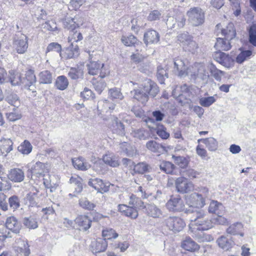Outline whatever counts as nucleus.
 I'll return each mask as SVG.
<instances>
[{"mask_svg": "<svg viewBox=\"0 0 256 256\" xmlns=\"http://www.w3.org/2000/svg\"><path fill=\"white\" fill-rule=\"evenodd\" d=\"M159 92L157 84L148 79L146 80L144 85L130 92L133 98L142 104H145L148 100L149 96L154 97Z\"/></svg>", "mask_w": 256, "mask_h": 256, "instance_id": "obj_1", "label": "nucleus"}, {"mask_svg": "<svg viewBox=\"0 0 256 256\" xmlns=\"http://www.w3.org/2000/svg\"><path fill=\"white\" fill-rule=\"evenodd\" d=\"M194 212L196 218L191 220L189 226L192 232L196 230H207L214 227L212 220H210L206 213L203 210H196Z\"/></svg>", "mask_w": 256, "mask_h": 256, "instance_id": "obj_2", "label": "nucleus"}, {"mask_svg": "<svg viewBox=\"0 0 256 256\" xmlns=\"http://www.w3.org/2000/svg\"><path fill=\"white\" fill-rule=\"evenodd\" d=\"M222 34L224 36V38H218L214 47L219 51L228 50L232 48L230 41L232 40L236 35L233 24L229 23L226 28L222 30Z\"/></svg>", "mask_w": 256, "mask_h": 256, "instance_id": "obj_3", "label": "nucleus"}, {"mask_svg": "<svg viewBox=\"0 0 256 256\" xmlns=\"http://www.w3.org/2000/svg\"><path fill=\"white\" fill-rule=\"evenodd\" d=\"M188 21L192 26H197L202 24L204 21V14L198 7L190 8L186 12Z\"/></svg>", "mask_w": 256, "mask_h": 256, "instance_id": "obj_4", "label": "nucleus"}, {"mask_svg": "<svg viewBox=\"0 0 256 256\" xmlns=\"http://www.w3.org/2000/svg\"><path fill=\"white\" fill-rule=\"evenodd\" d=\"M166 228L174 232H179L182 230L186 226L184 220L178 216H169L164 221Z\"/></svg>", "mask_w": 256, "mask_h": 256, "instance_id": "obj_5", "label": "nucleus"}, {"mask_svg": "<svg viewBox=\"0 0 256 256\" xmlns=\"http://www.w3.org/2000/svg\"><path fill=\"white\" fill-rule=\"evenodd\" d=\"M13 45L17 52L24 54L28 48V38L26 35L18 33L14 38Z\"/></svg>", "mask_w": 256, "mask_h": 256, "instance_id": "obj_6", "label": "nucleus"}, {"mask_svg": "<svg viewBox=\"0 0 256 256\" xmlns=\"http://www.w3.org/2000/svg\"><path fill=\"white\" fill-rule=\"evenodd\" d=\"M175 186L178 192L180 194L188 193L194 189L193 184L184 177H179L175 181Z\"/></svg>", "mask_w": 256, "mask_h": 256, "instance_id": "obj_7", "label": "nucleus"}, {"mask_svg": "<svg viewBox=\"0 0 256 256\" xmlns=\"http://www.w3.org/2000/svg\"><path fill=\"white\" fill-rule=\"evenodd\" d=\"M166 207L170 212H180L184 210V204L180 196H172L166 203Z\"/></svg>", "mask_w": 256, "mask_h": 256, "instance_id": "obj_8", "label": "nucleus"}, {"mask_svg": "<svg viewBox=\"0 0 256 256\" xmlns=\"http://www.w3.org/2000/svg\"><path fill=\"white\" fill-rule=\"evenodd\" d=\"M189 74L192 76H196L202 80H207L209 77L206 68L202 63H195L192 66Z\"/></svg>", "mask_w": 256, "mask_h": 256, "instance_id": "obj_9", "label": "nucleus"}, {"mask_svg": "<svg viewBox=\"0 0 256 256\" xmlns=\"http://www.w3.org/2000/svg\"><path fill=\"white\" fill-rule=\"evenodd\" d=\"M186 203L190 206L202 208L206 204L205 200L198 193L194 192L187 196Z\"/></svg>", "mask_w": 256, "mask_h": 256, "instance_id": "obj_10", "label": "nucleus"}, {"mask_svg": "<svg viewBox=\"0 0 256 256\" xmlns=\"http://www.w3.org/2000/svg\"><path fill=\"white\" fill-rule=\"evenodd\" d=\"M174 70L178 73V76H182L190 74L191 68H187L183 59L181 58H176L174 60Z\"/></svg>", "mask_w": 256, "mask_h": 256, "instance_id": "obj_11", "label": "nucleus"}, {"mask_svg": "<svg viewBox=\"0 0 256 256\" xmlns=\"http://www.w3.org/2000/svg\"><path fill=\"white\" fill-rule=\"evenodd\" d=\"M36 82V76L34 70L31 69L28 70L25 74V76L22 78V86L24 88L32 90L34 92L32 87Z\"/></svg>", "mask_w": 256, "mask_h": 256, "instance_id": "obj_12", "label": "nucleus"}, {"mask_svg": "<svg viewBox=\"0 0 256 256\" xmlns=\"http://www.w3.org/2000/svg\"><path fill=\"white\" fill-rule=\"evenodd\" d=\"M88 184L102 194L109 190L110 185L104 183L101 179L98 178H90Z\"/></svg>", "mask_w": 256, "mask_h": 256, "instance_id": "obj_13", "label": "nucleus"}, {"mask_svg": "<svg viewBox=\"0 0 256 256\" xmlns=\"http://www.w3.org/2000/svg\"><path fill=\"white\" fill-rule=\"evenodd\" d=\"M31 176H32L38 178H40L44 176V174L48 172V170L46 168V164L40 162H36L34 164L30 170Z\"/></svg>", "mask_w": 256, "mask_h": 256, "instance_id": "obj_14", "label": "nucleus"}, {"mask_svg": "<svg viewBox=\"0 0 256 256\" xmlns=\"http://www.w3.org/2000/svg\"><path fill=\"white\" fill-rule=\"evenodd\" d=\"M118 210L122 214L132 219H136L138 216V210L136 208L126 204H118Z\"/></svg>", "mask_w": 256, "mask_h": 256, "instance_id": "obj_15", "label": "nucleus"}, {"mask_svg": "<svg viewBox=\"0 0 256 256\" xmlns=\"http://www.w3.org/2000/svg\"><path fill=\"white\" fill-rule=\"evenodd\" d=\"M24 172L18 168L11 169L8 174V179L15 182H20L24 178Z\"/></svg>", "mask_w": 256, "mask_h": 256, "instance_id": "obj_16", "label": "nucleus"}, {"mask_svg": "<svg viewBox=\"0 0 256 256\" xmlns=\"http://www.w3.org/2000/svg\"><path fill=\"white\" fill-rule=\"evenodd\" d=\"M76 224L80 227V230L86 231L90 226L92 220L88 216L86 215H80L76 217L75 220Z\"/></svg>", "mask_w": 256, "mask_h": 256, "instance_id": "obj_17", "label": "nucleus"}, {"mask_svg": "<svg viewBox=\"0 0 256 256\" xmlns=\"http://www.w3.org/2000/svg\"><path fill=\"white\" fill-rule=\"evenodd\" d=\"M160 40L158 33L153 30H150L144 33V41L146 44H156Z\"/></svg>", "mask_w": 256, "mask_h": 256, "instance_id": "obj_18", "label": "nucleus"}, {"mask_svg": "<svg viewBox=\"0 0 256 256\" xmlns=\"http://www.w3.org/2000/svg\"><path fill=\"white\" fill-rule=\"evenodd\" d=\"M208 212L210 214H223L225 212V208L223 204L217 200H212L209 205Z\"/></svg>", "mask_w": 256, "mask_h": 256, "instance_id": "obj_19", "label": "nucleus"}, {"mask_svg": "<svg viewBox=\"0 0 256 256\" xmlns=\"http://www.w3.org/2000/svg\"><path fill=\"white\" fill-rule=\"evenodd\" d=\"M6 227L15 234L19 232L20 230V224L18 222L16 218L14 216H10L6 218Z\"/></svg>", "mask_w": 256, "mask_h": 256, "instance_id": "obj_20", "label": "nucleus"}, {"mask_svg": "<svg viewBox=\"0 0 256 256\" xmlns=\"http://www.w3.org/2000/svg\"><path fill=\"white\" fill-rule=\"evenodd\" d=\"M146 147L150 152L156 153H163L166 150L164 145L154 140L148 141L146 144Z\"/></svg>", "mask_w": 256, "mask_h": 256, "instance_id": "obj_21", "label": "nucleus"}, {"mask_svg": "<svg viewBox=\"0 0 256 256\" xmlns=\"http://www.w3.org/2000/svg\"><path fill=\"white\" fill-rule=\"evenodd\" d=\"M214 58L222 65L227 66L230 64V57L222 51L218 50L213 54Z\"/></svg>", "mask_w": 256, "mask_h": 256, "instance_id": "obj_22", "label": "nucleus"}, {"mask_svg": "<svg viewBox=\"0 0 256 256\" xmlns=\"http://www.w3.org/2000/svg\"><path fill=\"white\" fill-rule=\"evenodd\" d=\"M182 247L186 250L194 252L200 249V246L190 237L186 238L182 243Z\"/></svg>", "mask_w": 256, "mask_h": 256, "instance_id": "obj_23", "label": "nucleus"}, {"mask_svg": "<svg viewBox=\"0 0 256 256\" xmlns=\"http://www.w3.org/2000/svg\"><path fill=\"white\" fill-rule=\"evenodd\" d=\"M36 192H30L24 198L26 204L28 206L35 207L38 206V202H37V195L39 192L38 190L34 188Z\"/></svg>", "mask_w": 256, "mask_h": 256, "instance_id": "obj_24", "label": "nucleus"}, {"mask_svg": "<svg viewBox=\"0 0 256 256\" xmlns=\"http://www.w3.org/2000/svg\"><path fill=\"white\" fill-rule=\"evenodd\" d=\"M8 82L12 86H16L22 84V78L21 74L14 70L9 71Z\"/></svg>", "mask_w": 256, "mask_h": 256, "instance_id": "obj_25", "label": "nucleus"}, {"mask_svg": "<svg viewBox=\"0 0 256 256\" xmlns=\"http://www.w3.org/2000/svg\"><path fill=\"white\" fill-rule=\"evenodd\" d=\"M110 128L114 133L122 136L124 134V125L116 117H114L112 120Z\"/></svg>", "mask_w": 256, "mask_h": 256, "instance_id": "obj_26", "label": "nucleus"}, {"mask_svg": "<svg viewBox=\"0 0 256 256\" xmlns=\"http://www.w3.org/2000/svg\"><path fill=\"white\" fill-rule=\"evenodd\" d=\"M107 246V242L105 239L98 238L92 244V252L96 254L104 252Z\"/></svg>", "mask_w": 256, "mask_h": 256, "instance_id": "obj_27", "label": "nucleus"}, {"mask_svg": "<svg viewBox=\"0 0 256 256\" xmlns=\"http://www.w3.org/2000/svg\"><path fill=\"white\" fill-rule=\"evenodd\" d=\"M131 135L140 140H146L150 137V132L148 130L142 128L139 129H133L130 133Z\"/></svg>", "mask_w": 256, "mask_h": 256, "instance_id": "obj_28", "label": "nucleus"}, {"mask_svg": "<svg viewBox=\"0 0 256 256\" xmlns=\"http://www.w3.org/2000/svg\"><path fill=\"white\" fill-rule=\"evenodd\" d=\"M104 64L99 62L90 61L87 64L88 72L90 75L97 74Z\"/></svg>", "mask_w": 256, "mask_h": 256, "instance_id": "obj_29", "label": "nucleus"}, {"mask_svg": "<svg viewBox=\"0 0 256 256\" xmlns=\"http://www.w3.org/2000/svg\"><path fill=\"white\" fill-rule=\"evenodd\" d=\"M151 169L150 165L145 162H139L138 164H134L133 166L132 175L135 174H143L144 172H149Z\"/></svg>", "mask_w": 256, "mask_h": 256, "instance_id": "obj_30", "label": "nucleus"}, {"mask_svg": "<svg viewBox=\"0 0 256 256\" xmlns=\"http://www.w3.org/2000/svg\"><path fill=\"white\" fill-rule=\"evenodd\" d=\"M76 17L74 18L68 16L66 17L62 20L64 28L70 30H74L80 25V24L76 21Z\"/></svg>", "mask_w": 256, "mask_h": 256, "instance_id": "obj_31", "label": "nucleus"}, {"mask_svg": "<svg viewBox=\"0 0 256 256\" xmlns=\"http://www.w3.org/2000/svg\"><path fill=\"white\" fill-rule=\"evenodd\" d=\"M218 246L225 250H228L234 244V242L222 236L216 240Z\"/></svg>", "mask_w": 256, "mask_h": 256, "instance_id": "obj_32", "label": "nucleus"}, {"mask_svg": "<svg viewBox=\"0 0 256 256\" xmlns=\"http://www.w3.org/2000/svg\"><path fill=\"white\" fill-rule=\"evenodd\" d=\"M147 214L152 218H159L162 214V212L160 208L154 204H148L146 207Z\"/></svg>", "mask_w": 256, "mask_h": 256, "instance_id": "obj_33", "label": "nucleus"}, {"mask_svg": "<svg viewBox=\"0 0 256 256\" xmlns=\"http://www.w3.org/2000/svg\"><path fill=\"white\" fill-rule=\"evenodd\" d=\"M104 162L112 167H117L119 166L118 157L112 154H106L102 158Z\"/></svg>", "mask_w": 256, "mask_h": 256, "instance_id": "obj_34", "label": "nucleus"}, {"mask_svg": "<svg viewBox=\"0 0 256 256\" xmlns=\"http://www.w3.org/2000/svg\"><path fill=\"white\" fill-rule=\"evenodd\" d=\"M39 82L40 84H50L52 82V72L48 70L41 72L39 74Z\"/></svg>", "mask_w": 256, "mask_h": 256, "instance_id": "obj_35", "label": "nucleus"}, {"mask_svg": "<svg viewBox=\"0 0 256 256\" xmlns=\"http://www.w3.org/2000/svg\"><path fill=\"white\" fill-rule=\"evenodd\" d=\"M72 162L74 167L80 170H86L90 168V165L85 162L82 157L72 159Z\"/></svg>", "mask_w": 256, "mask_h": 256, "instance_id": "obj_36", "label": "nucleus"}, {"mask_svg": "<svg viewBox=\"0 0 256 256\" xmlns=\"http://www.w3.org/2000/svg\"><path fill=\"white\" fill-rule=\"evenodd\" d=\"M78 46L70 44V45L66 50L65 54L66 58H72L79 54Z\"/></svg>", "mask_w": 256, "mask_h": 256, "instance_id": "obj_37", "label": "nucleus"}, {"mask_svg": "<svg viewBox=\"0 0 256 256\" xmlns=\"http://www.w3.org/2000/svg\"><path fill=\"white\" fill-rule=\"evenodd\" d=\"M70 184L74 187V192L80 193L82 190V179L78 176H72L70 179Z\"/></svg>", "mask_w": 256, "mask_h": 256, "instance_id": "obj_38", "label": "nucleus"}, {"mask_svg": "<svg viewBox=\"0 0 256 256\" xmlns=\"http://www.w3.org/2000/svg\"><path fill=\"white\" fill-rule=\"evenodd\" d=\"M55 85L58 89L62 90H64L68 86V80L64 76H58L56 80Z\"/></svg>", "mask_w": 256, "mask_h": 256, "instance_id": "obj_39", "label": "nucleus"}, {"mask_svg": "<svg viewBox=\"0 0 256 256\" xmlns=\"http://www.w3.org/2000/svg\"><path fill=\"white\" fill-rule=\"evenodd\" d=\"M159 166L162 172L167 174H172L176 168L173 164L168 161L162 162Z\"/></svg>", "mask_w": 256, "mask_h": 256, "instance_id": "obj_40", "label": "nucleus"}, {"mask_svg": "<svg viewBox=\"0 0 256 256\" xmlns=\"http://www.w3.org/2000/svg\"><path fill=\"white\" fill-rule=\"evenodd\" d=\"M22 222L24 226L29 229H35L38 227L36 219L32 216L24 218Z\"/></svg>", "mask_w": 256, "mask_h": 256, "instance_id": "obj_41", "label": "nucleus"}, {"mask_svg": "<svg viewBox=\"0 0 256 256\" xmlns=\"http://www.w3.org/2000/svg\"><path fill=\"white\" fill-rule=\"evenodd\" d=\"M32 146L31 144L27 140H24L18 148L19 152L23 154L28 155L30 154L32 150Z\"/></svg>", "mask_w": 256, "mask_h": 256, "instance_id": "obj_42", "label": "nucleus"}, {"mask_svg": "<svg viewBox=\"0 0 256 256\" xmlns=\"http://www.w3.org/2000/svg\"><path fill=\"white\" fill-rule=\"evenodd\" d=\"M204 141V144L208 150L214 152L218 149V142L214 138L212 137L206 138Z\"/></svg>", "mask_w": 256, "mask_h": 256, "instance_id": "obj_43", "label": "nucleus"}, {"mask_svg": "<svg viewBox=\"0 0 256 256\" xmlns=\"http://www.w3.org/2000/svg\"><path fill=\"white\" fill-rule=\"evenodd\" d=\"M208 68L215 80L217 81H220L222 76L224 74V72L218 70L212 64L210 65Z\"/></svg>", "mask_w": 256, "mask_h": 256, "instance_id": "obj_44", "label": "nucleus"}, {"mask_svg": "<svg viewBox=\"0 0 256 256\" xmlns=\"http://www.w3.org/2000/svg\"><path fill=\"white\" fill-rule=\"evenodd\" d=\"M6 100L14 107H18L20 105V100L18 96L15 94H10L5 98Z\"/></svg>", "mask_w": 256, "mask_h": 256, "instance_id": "obj_45", "label": "nucleus"}, {"mask_svg": "<svg viewBox=\"0 0 256 256\" xmlns=\"http://www.w3.org/2000/svg\"><path fill=\"white\" fill-rule=\"evenodd\" d=\"M68 76L72 80H78L82 77L83 72L80 68H71L68 72Z\"/></svg>", "mask_w": 256, "mask_h": 256, "instance_id": "obj_46", "label": "nucleus"}, {"mask_svg": "<svg viewBox=\"0 0 256 256\" xmlns=\"http://www.w3.org/2000/svg\"><path fill=\"white\" fill-rule=\"evenodd\" d=\"M78 203L81 208L88 210H92L96 207V204H94L90 202L86 198H82L80 199Z\"/></svg>", "mask_w": 256, "mask_h": 256, "instance_id": "obj_47", "label": "nucleus"}, {"mask_svg": "<svg viewBox=\"0 0 256 256\" xmlns=\"http://www.w3.org/2000/svg\"><path fill=\"white\" fill-rule=\"evenodd\" d=\"M186 50L191 52L192 54H195L198 52V44L192 38L186 44H184L183 46Z\"/></svg>", "mask_w": 256, "mask_h": 256, "instance_id": "obj_48", "label": "nucleus"}, {"mask_svg": "<svg viewBox=\"0 0 256 256\" xmlns=\"http://www.w3.org/2000/svg\"><path fill=\"white\" fill-rule=\"evenodd\" d=\"M101 78L100 80H92V84L94 86L95 90L100 94L106 86V84L102 79L104 76H100Z\"/></svg>", "mask_w": 256, "mask_h": 256, "instance_id": "obj_49", "label": "nucleus"}, {"mask_svg": "<svg viewBox=\"0 0 256 256\" xmlns=\"http://www.w3.org/2000/svg\"><path fill=\"white\" fill-rule=\"evenodd\" d=\"M83 38L82 34L77 30H71L70 36H68V42L74 44L75 42H78Z\"/></svg>", "mask_w": 256, "mask_h": 256, "instance_id": "obj_50", "label": "nucleus"}, {"mask_svg": "<svg viewBox=\"0 0 256 256\" xmlns=\"http://www.w3.org/2000/svg\"><path fill=\"white\" fill-rule=\"evenodd\" d=\"M216 101L214 96L202 97L200 98L199 104L204 107H209Z\"/></svg>", "mask_w": 256, "mask_h": 256, "instance_id": "obj_51", "label": "nucleus"}, {"mask_svg": "<svg viewBox=\"0 0 256 256\" xmlns=\"http://www.w3.org/2000/svg\"><path fill=\"white\" fill-rule=\"evenodd\" d=\"M62 46L58 42H51L47 46L46 54H47L50 52H56L61 55Z\"/></svg>", "mask_w": 256, "mask_h": 256, "instance_id": "obj_52", "label": "nucleus"}, {"mask_svg": "<svg viewBox=\"0 0 256 256\" xmlns=\"http://www.w3.org/2000/svg\"><path fill=\"white\" fill-rule=\"evenodd\" d=\"M252 54V52L250 50H243L238 55L236 58V62L238 64L242 63Z\"/></svg>", "mask_w": 256, "mask_h": 256, "instance_id": "obj_53", "label": "nucleus"}, {"mask_svg": "<svg viewBox=\"0 0 256 256\" xmlns=\"http://www.w3.org/2000/svg\"><path fill=\"white\" fill-rule=\"evenodd\" d=\"M102 236L105 240H110L112 238H116L118 236V234L112 228H106L102 232Z\"/></svg>", "mask_w": 256, "mask_h": 256, "instance_id": "obj_54", "label": "nucleus"}, {"mask_svg": "<svg viewBox=\"0 0 256 256\" xmlns=\"http://www.w3.org/2000/svg\"><path fill=\"white\" fill-rule=\"evenodd\" d=\"M172 158L175 163L181 168H185L188 164V162L184 156H172Z\"/></svg>", "mask_w": 256, "mask_h": 256, "instance_id": "obj_55", "label": "nucleus"}, {"mask_svg": "<svg viewBox=\"0 0 256 256\" xmlns=\"http://www.w3.org/2000/svg\"><path fill=\"white\" fill-rule=\"evenodd\" d=\"M6 118L10 122H14L21 118L22 114L16 108H14L12 112L6 114Z\"/></svg>", "mask_w": 256, "mask_h": 256, "instance_id": "obj_56", "label": "nucleus"}, {"mask_svg": "<svg viewBox=\"0 0 256 256\" xmlns=\"http://www.w3.org/2000/svg\"><path fill=\"white\" fill-rule=\"evenodd\" d=\"M122 42L126 46H132L136 43L138 40L134 35H130L128 36H122Z\"/></svg>", "mask_w": 256, "mask_h": 256, "instance_id": "obj_57", "label": "nucleus"}, {"mask_svg": "<svg viewBox=\"0 0 256 256\" xmlns=\"http://www.w3.org/2000/svg\"><path fill=\"white\" fill-rule=\"evenodd\" d=\"M11 188V184L6 177L0 176V190H7Z\"/></svg>", "mask_w": 256, "mask_h": 256, "instance_id": "obj_58", "label": "nucleus"}, {"mask_svg": "<svg viewBox=\"0 0 256 256\" xmlns=\"http://www.w3.org/2000/svg\"><path fill=\"white\" fill-rule=\"evenodd\" d=\"M156 76L159 82L161 84H162L164 83V78H168V74L166 70L164 68L159 66L158 67Z\"/></svg>", "mask_w": 256, "mask_h": 256, "instance_id": "obj_59", "label": "nucleus"}, {"mask_svg": "<svg viewBox=\"0 0 256 256\" xmlns=\"http://www.w3.org/2000/svg\"><path fill=\"white\" fill-rule=\"evenodd\" d=\"M1 142L2 143L1 146L2 150L6 153L10 152L12 150L13 142L10 139H4Z\"/></svg>", "mask_w": 256, "mask_h": 256, "instance_id": "obj_60", "label": "nucleus"}, {"mask_svg": "<svg viewBox=\"0 0 256 256\" xmlns=\"http://www.w3.org/2000/svg\"><path fill=\"white\" fill-rule=\"evenodd\" d=\"M242 228L241 223L236 222L230 226L226 230L227 233L231 234H236L238 231Z\"/></svg>", "mask_w": 256, "mask_h": 256, "instance_id": "obj_61", "label": "nucleus"}, {"mask_svg": "<svg viewBox=\"0 0 256 256\" xmlns=\"http://www.w3.org/2000/svg\"><path fill=\"white\" fill-rule=\"evenodd\" d=\"M108 94L112 99L122 100L124 98L122 93L118 88L110 89L109 90Z\"/></svg>", "mask_w": 256, "mask_h": 256, "instance_id": "obj_62", "label": "nucleus"}, {"mask_svg": "<svg viewBox=\"0 0 256 256\" xmlns=\"http://www.w3.org/2000/svg\"><path fill=\"white\" fill-rule=\"evenodd\" d=\"M162 16L161 11L153 10L150 12L148 16V20L150 22L159 20Z\"/></svg>", "mask_w": 256, "mask_h": 256, "instance_id": "obj_63", "label": "nucleus"}, {"mask_svg": "<svg viewBox=\"0 0 256 256\" xmlns=\"http://www.w3.org/2000/svg\"><path fill=\"white\" fill-rule=\"evenodd\" d=\"M8 202L10 207L15 210L20 206V200L18 197L16 196H13L8 199Z\"/></svg>", "mask_w": 256, "mask_h": 256, "instance_id": "obj_64", "label": "nucleus"}]
</instances>
